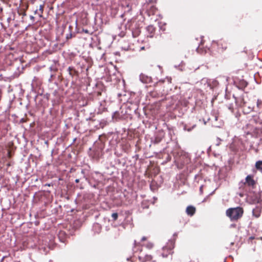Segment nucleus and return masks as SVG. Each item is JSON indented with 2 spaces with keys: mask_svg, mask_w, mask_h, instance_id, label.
I'll return each instance as SVG.
<instances>
[{
  "mask_svg": "<svg viewBox=\"0 0 262 262\" xmlns=\"http://www.w3.org/2000/svg\"><path fill=\"white\" fill-rule=\"evenodd\" d=\"M244 213V209L241 207L230 208L226 210V215L231 221H236L241 219Z\"/></svg>",
  "mask_w": 262,
  "mask_h": 262,
  "instance_id": "nucleus-1",
  "label": "nucleus"
},
{
  "mask_svg": "<svg viewBox=\"0 0 262 262\" xmlns=\"http://www.w3.org/2000/svg\"><path fill=\"white\" fill-rule=\"evenodd\" d=\"M174 241L169 240L166 245L162 248V255L163 257H167L169 255H172L173 253V249L174 247Z\"/></svg>",
  "mask_w": 262,
  "mask_h": 262,
  "instance_id": "nucleus-2",
  "label": "nucleus"
},
{
  "mask_svg": "<svg viewBox=\"0 0 262 262\" xmlns=\"http://www.w3.org/2000/svg\"><path fill=\"white\" fill-rule=\"evenodd\" d=\"M243 185L245 188L248 189L249 190H253L256 188L257 182L254 179L253 176L248 175L245 178Z\"/></svg>",
  "mask_w": 262,
  "mask_h": 262,
  "instance_id": "nucleus-3",
  "label": "nucleus"
},
{
  "mask_svg": "<svg viewBox=\"0 0 262 262\" xmlns=\"http://www.w3.org/2000/svg\"><path fill=\"white\" fill-rule=\"evenodd\" d=\"M159 171L160 168L157 165H149L145 171V175L148 177H155Z\"/></svg>",
  "mask_w": 262,
  "mask_h": 262,
  "instance_id": "nucleus-4",
  "label": "nucleus"
},
{
  "mask_svg": "<svg viewBox=\"0 0 262 262\" xmlns=\"http://www.w3.org/2000/svg\"><path fill=\"white\" fill-rule=\"evenodd\" d=\"M191 162L190 158L188 154L184 153L181 154L177 164H189Z\"/></svg>",
  "mask_w": 262,
  "mask_h": 262,
  "instance_id": "nucleus-5",
  "label": "nucleus"
},
{
  "mask_svg": "<svg viewBox=\"0 0 262 262\" xmlns=\"http://www.w3.org/2000/svg\"><path fill=\"white\" fill-rule=\"evenodd\" d=\"M235 102L236 104V105L240 107H244L246 104V102L245 100L244 97L243 95H241L239 97H235L234 95L233 96Z\"/></svg>",
  "mask_w": 262,
  "mask_h": 262,
  "instance_id": "nucleus-6",
  "label": "nucleus"
},
{
  "mask_svg": "<svg viewBox=\"0 0 262 262\" xmlns=\"http://www.w3.org/2000/svg\"><path fill=\"white\" fill-rule=\"evenodd\" d=\"M262 211V206L259 204L255 206L252 210V215L256 218H258L260 216Z\"/></svg>",
  "mask_w": 262,
  "mask_h": 262,
  "instance_id": "nucleus-7",
  "label": "nucleus"
},
{
  "mask_svg": "<svg viewBox=\"0 0 262 262\" xmlns=\"http://www.w3.org/2000/svg\"><path fill=\"white\" fill-rule=\"evenodd\" d=\"M139 259L141 262L155 261L152 260V257L150 255H140L139 256Z\"/></svg>",
  "mask_w": 262,
  "mask_h": 262,
  "instance_id": "nucleus-8",
  "label": "nucleus"
},
{
  "mask_svg": "<svg viewBox=\"0 0 262 262\" xmlns=\"http://www.w3.org/2000/svg\"><path fill=\"white\" fill-rule=\"evenodd\" d=\"M140 80L144 83H149L151 82V78L143 74L140 75Z\"/></svg>",
  "mask_w": 262,
  "mask_h": 262,
  "instance_id": "nucleus-9",
  "label": "nucleus"
},
{
  "mask_svg": "<svg viewBox=\"0 0 262 262\" xmlns=\"http://www.w3.org/2000/svg\"><path fill=\"white\" fill-rule=\"evenodd\" d=\"M196 211V208L193 206H188L186 209V212L188 215L192 216Z\"/></svg>",
  "mask_w": 262,
  "mask_h": 262,
  "instance_id": "nucleus-10",
  "label": "nucleus"
},
{
  "mask_svg": "<svg viewBox=\"0 0 262 262\" xmlns=\"http://www.w3.org/2000/svg\"><path fill=\"white\" fill-rule=\"evenodd\" d=\"M146 30L150 34V35H148V37H153L156 31L155 27L152 25H149L146 27Z\"/></svg>",
  "mask_w": 262,
  "mask_h": 262,
  "instance_id": "nucleus-11",
  "label": "nucleus"
},
{
  "mask_svg": "<svg viewBox=\"0 0 262 262\" xmlns=\"http://www.w3.org/2000/svg\"><path fill=\"white\" fill-rule=\"evenodd\" d=\"M43 6L42 5L40 6V8L39 10H36L35 11V14H37L38 15V16L41 17H42V15L43 13Z\"/></svg>",
  "mask_w": 262,
  "mask_h": 262,
  "instance_id": "nucleus-12",
  "label": "nucleus"
},
{
  "mask_svg": "<svg viewBox=\"0 0 262 262\" xmlns=\"http://www.w3.org/2000/svg\"><path fill=\"white\" fill-rule=\"evenodd\" d=\"M140 33V30L139 28H136L135 30H132V35L134 37H138Z\"/></svg>",
  "mask_w": 262,
  "mask_h": 262,
  "instance_id": "nucleus-13",
  "label": "nucleus"
},
{
  "mask_svg": "<svg viewBox=\"0 0 262 262\" xmlns=\"http://www.w3.org/2000/svg\"><path fill=\"white\" fill-rule=\"evenodd\" d=\"M68 71L71 77H73L74 74L76 73V70L74 69V68L72 67H69L68 68Z\"/></svg>",
  "mask_w": 262,
  "mask_h": 262,
  "instance_id": "nucleus-14",
  "label": "nucleus"
},
{
  "mask_svg": "<svg viewBox=\"0 0 262 262\" xmlns=\"http://www.w3.org/2000/svg\"><path fill=\"white\" fill-rule=\"evenodd\" d=\"M195 126H196L195 125H193L192 126V127H188L187 126V125L184 124V126H183V129L185 130H187L188 132H190L191 130H192V129L193 128H194L195 127Z\"/></svg>",
  "mask_w": 262,
  "mask_h": 262,
  "instance_id": "nucleus-15",
  "label": "nucleus"
},
{
  "mask_svg": "<svg viewBox=\"0 0 262 262\" xmlns=\"http://www.w3.org/2000/svg\"><path fill=\"white\" fill-rule=\"evenodd\" d=\"M201 82L202 83H204L205 85H207V87L210 86V84L209 83V82L208 81V79L207 78H203L201 80Z\"/></svg>",
  "mask_w": 262,
  "mask_h": 262,
  "instance_id": "nucleus-16",
  "label": "nucleus"
},
{
  "mask_svg": "<svg viewBox=\"0 0 262 262\" xmlns=\"http://www.w3.org/2000/svg\"><path fill=\"white\" fill-rule=\"evenodd\" d=\"M69 29L70 30V33L67 34V35H66V39L67 40L71 38L72 37V36H73V34H72V33L71 32V30L72 29V27L71 26H69Z\"/></svg>",
  "mask_w": 262,
  "mask_h": 262,
  "instance_id": "nucleus-17",
  "label": "nucleus"
},
{
  "mask_svg": "<svg viewBox=\"0 0 262 262\" xmlns=\"http://www.w3.org/2000/svg\"><path fill=\"white\" fill-rule=\"evenodd\" d=\"M257 107L262 110V100L260 99H257L256 103Z\"/></svg>",
  "mask_w": 262,
  "mask_h": 262,
  "instance_id": "nucleus-18",
  "label": "nucleus"
},
{
  "mask_svg": "<svg viewBox=\"0 0 262 262\" xmlns=\"http://www.w3.org/2000/svg\"><path fill=\"white\" fill-rule=\"evenodd\" d=\"M112 217H113L114 221H116L118 217V213H113L112 214Z\"/></svg>",
  "mask_w": 262,
  "mask_h": 262,
  "instance_id": "nucleus-19",
  "label": "nucleus"
},
{
  "mask_svg": "<svg viewBox=\"0 0 262 262\" xmlns=\"http://www.w3.org/2000/svg\"><path fill=\"white\" fill-rule=\"evenodd\" d=\"M256 169L262 173V165H255Z\"/></svg>",
  "mask_w": 262,
  "mask_h": 262,
  "instance_id": "nucleus-20",
  "label": "nucleus"
},
{
  "mask_svg": "<svg viewBox=\"0 0 262 262\" xmlns=\"http://www.w3.org/2000/svg\"><path fill=\"white\" fill-rule=\"evenodd\" d=\"M82 32H84V33H86V34H91V33L89 32V31L88 30H87V29H83V30H82Z\"/></svg>",
  "mask_w": 262,
  "mask_h": 262,
  "instance_id": "nucleus-21",
  "label": "nucleus"
},
{
  "mask_svg": "<svg viewBox=\"0 0 262 262\" xmlns=\"http://www.w3.org/2000/svg\"><path fill=\"white\" fill-rule=\"evenodd\" d=\"M50 70L51 71H56V68H54L53 67H50Z\"/></svg>",
  "mask_w": 262,
  "mask_h": 262,
  "instance_id": "nucleus-22",
  "label": "nucleus"
},
{
  "mask_svg": "<svg viewBox=\"0 0 262 262\" xmlns=\"http://www.w3.org/2000/svg\"><path fill=\"white\" fill-rule=\"evenodd\" d=\"M228 108H229V109L230 110H231L232 112L233 111V105H230L229 106Z\"/></svg>",
  "mask_w": 262,
  "mask_h": 262,
  "instance_id": "nucleus-23",
  "label": "nucleus"
},
{
  "mask_svg": "<svg viewBox=\"0 0 262 262\" xmlns=\"http://www.w3.org/2000/svg\"><path fill=\"white\" fill-rule=\"evenodd\" d=\"M242 84H243V87H244V88L246 87L247 86V82H245V81H243L242 82Z\"/></svg>",
  "mask_w": 262,
  "mask_h": 262,
  "instance_id": "nucleus-24",
  "label": "nucleus"
},
{
  "mask_svg": "<svg viewBox=\"0 0 262 262\" xmlns=\"http://www.w3.org/2000/svg\"><path fill=\"white\" fill-rule=\"evenodd\" d=\"M125 35V33L124 32H121L119 34V36L121 37H123Z\"/></svg>",
  "mask_w": 262,
  "mask_h": 262,
  "instance_id": "nucleus-25",
  "label": "nucleus"
},
{
  "mask_svg": "<svg viewBox=\"0 0 262 262\" xmlns=\"http://www.w3.org/2000/svg\"><path fill=\"white\" fill-rule=\"evenodd\" d=\"M30 18L31 19H32L33 20V21H34V17L33 16L30 15Z\"/></svg>",
  "mask_w": 262,
  "mask_h": 262,
  "instance_id": "nucleus-26",
  "label": "nucleus"
},
{
  "mask_svg": "<svg viewBox=\"0 0 262 262\" xmlns=\"http://www.w3.org/2000/svg\"><path fill=\"white\" fill-rule=\"evenodd\" d=\"M53 76V74H51V75H50V79H49V81L50 82H51V81H52V78Z\"/></svg>",
  "mask_w": 262,
  "mask_h": 262,
  "instance_id": "nucleus-27",
  "label": "nucleus"
},
{
  "mask_svg": "<svg viewBox=\"0 0 262 262\" xmlns=\"http://www.w3.org/2000/svg\"><path fill=\"white\" fill-rule=\"evenodd\" d=\"M255 164H262V161H256Z\"/></svg>",
  "mask_w": 262,
  "mask_h": 262,
  "instance_id": "nucleus-28",
  "label": "nucleus"
},
{
  "mask_svg": "<svg viewBox=\"0 0 262 262\" xmlns=\"http://www.w3.org/2000/svg\"><path fill=\"white\" fill-rule=\"evenodd\" d=\"M21 14L23 16H26V13L25 11H24V12H23L21 13Z\"/></svg>",
  "mask_w": 262,
  "mask_h": 262,
  "instance_id": "nucleus-29",
  "label": "nucleus"
},
{
  "mask_svg": "<svg viewBox=\"0 0 262 262\" xmlns=\"http://www.w3.org/2000/svg\"><path fill=\"white\" fill-rule=\"evenodd\" d=\"M79 179H76V180H75V182H76V183H79Z\"/></svg>",
  "mask_w": 262,
  "mask_h": 262,
  "instance_id": "nucleus-30",
  "label": "nucleus"
},
{
  "mask_svg": "<svg viewBox=\"0 0 262 262\" xmlns=\"http://www.w3.org/2000/svg\"><path fill=\"white\" fill-rule=\"evenodd\" d=\"M146 237H143L142 238V241H145L146 240Z\"/></svg>",
  "mask_w": 262,
  "mask_h": 262,
  "instance_id": "nucleus-31",
  "label": "nucleus"
},
{
  "mask_svg": "<svg viewBox=\"0 0 262 262\" xmlns=\"http://www.w3.org/2000/svg\"><path fill=\"white\" fill-rule=\"evenodd\" d=\"M220 144V142H217V143H216V145L219 146Z\"/></svg>",
  "mask_w": 262,
  "mask_h": 262,
  "instance_id": "nucleus-32",
  "label": "nucleus"
},
{
  "mask_svg": "<svg viewBox=\"0 0 262 262\" xmlns=\"http://www.w3.org/2000/svg\"><path fill=\"white\" fill-rule=\"evenodd\" d=\"M217 139L218 140H219L220 141L221 140L220 139V138H217Z\"/></svg>",
  "mask_w": 262,
  "mask_h": 262,
  "instance_id": "nucleus-33",
  "label": "nucleus"
},
{
  "mask_svg": "<svg viewBox=\"0 0 262 262\" xmlns=\"http://www.w3.org/2000/svg\"><path fill=\"white\" fill-rule=\"evenodd\" d=\"M152 247V244H151V245H150V247H149V248H151V247Z\"/></svg>",
  "mask_w": 262,
  "mask_h": 262,
  "instance_id": "nucleus-34",
  "label": "nucleus"
},
{
  "mask_svg": "<svg viewBox=\"0 0 262 262\" xmlns=\"http://www.w3.org/2000/svg\"><path fill=\"white\" fill-rule=\"evenodd\" d=\"M179 168H182V167L181 166L178 167Z\"/></svg>",
  "mask_w": 262,
  "mask_h": 262,
  "instance_id": "nucleus-35",
  "label": "nucleus"
}]
</instances>
